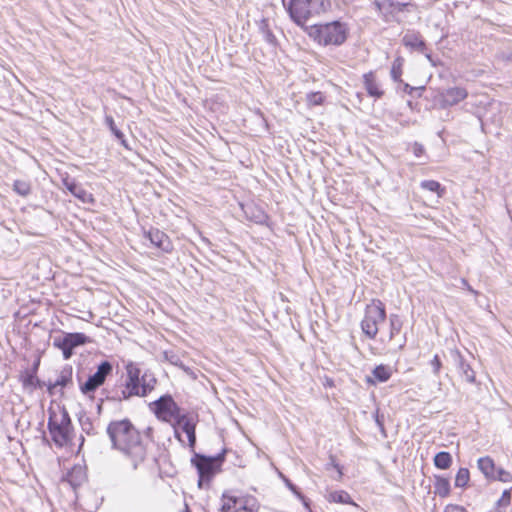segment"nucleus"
Wrapping results in <instances>:
<instances>
[{
	"mask_svg": "<svg viewBox=\"0 0 512 512\" xmlns=\"http://www.w3.org/2000/svg\"><path fill=\"white\" fill-rule=\"evenodd\" d=\"M89 342V339L83 333H67L63 337H57L54 339V346H67L75 348Z\"/></svg>",
	"mask_w": 512,
	"mask_h": 512,
	"instance_id": "nucleus-14",
	"label": "nucleus"
},
{
	"mask_svg": "<svg viewBox=\"0 0 512 512\" xmlns=\"http://www.w3.org/2000/svg\"><path fill=\"white\" fill-rule=\"evenodd\" d=\"M418 88L412 87L409 84H405L404 91L412 94L413 91L417 90ZM419 89H424L423 87H420Z\"/></svg>",
	"mask_w": 512,
	"mask_h": 512,
	"instance_id": "nucleus-40",
	"label": "nucleus"
},
{
	"mask_svg": "<svg viewBox=\"0 0 512 512\" xmlns=\"http://www.w3.org/2000/svg\"><path fill=\"white\" fill-rule=\"evenodd\" d=\"M413 152L415 156L420 157L424 153V147L419 143H414Z\"/></svg>",
	"mask_w": 512,
	"mask_h": 512,
	"instance_id": "nucleus-39",
	"label": "nucleus"
},
{
	"mask_svg": "<svg viewBox=\"0 0 512 512\" xmlns=\"http://www.w3.org/2000/svg\"><path fill=\"white\" fill-rule=\"evenodd\" d=\"M147 238L153 245L164 251H168L170 249V242L167 235L158 229H151L148 231Z\"/></svg>",
	"mask_w": 512,
	"mask_h": 512,
	"instance_id": "nucleus-18",
	"label": "nucleus"
},
{
	"mask_svg": "<svg viewBox=\"0 0 512 512\" xmlns=\"http://www.w3.org/2000/svg\"><path fill=\"white\" fill-rule=\"evenodd\" d=\"M179 429L186 433L189 446L194 447L196 442L195 427L196 421L192 416L179 414L174 420Z\"/></svg>",
	"mask_w": 512,
	"mask_h": 512,
	"instance_id": "nucleus-12",
	"label": "nucleus"
},
{
	"mask_svg": "<svg viewBox=\"0 0 512 512\" xmlns=\"http://www.w3.org/2000/svg\"><path fill=\"white\" fill-rule=\"evenodd\" d=\"M478 468L488 479L495 477L496 467L494 461L489 456L481 457L478 459Z\"/></svg>",
	"mask_w": 512,
	"mask_h": 512,
	"instance_id": "nucleus-20",
	"label": "nucleus"
},
{
	"mask_svg": "<svg viewBox=\"0 0 512 512\" xmlns=\"http://www.w3.org/2000/svg\"><path fill=\"white\" fill-rule=\"evenodd\" d=\"M435 494L444 498L450 494V483L446 478H437L435 482Z\"/></svg>",
	"mask_w": 512,
	"mask_h": 512,
	"instance_id": "nucleus-23",
	"label": "nucleus"
},
{
	"mask_svg": "<svg viewBox=\"0 0 512 512\" xmlns=\"http://www.w3.org/2000/svg\"><path fill=\"white\" fill-rule=\"evenodd\" d=\"M452 356L454 358V361L457 364V367L461 371L463 378L469 383H474L475 382V372L470 367V365L465 362V360H464L463 356L460 354V352L457 350L453 351Z\"/></svg>",
	"mask_w": 512,
	"mask_h": 512,
	"instance_id": "nucleus-17",
	"label": "nucleus"
},
{
	"mask_svg": "<svg viewBox=\"0 0 512 512\" xmlns=\"http://www.w3.org/2000/svg\"><path fill=\"white\" fill-rule=\"evenodd\" d=\"M48 429L54 443L63 447L68 444L71 439V420L67 412L63 411L59 414L50 413L48 421Z\"/></svg>",
	"mask_w": 512,
	"mask_h": 512,
	"instance_id": "nucleus-5",
	"label": "nucleus"
},
{
	"mask_svg": "<svg viewBox=\"0 0 512 512\" xmlns=\"http://www.w3.org/2000/svg\"><path fill=\"white\" fill-rule=\"evenodd\" d=\"M488 512H503L499 507H494Z\"/></svg>",
	"mask_w": 512,
	"mask_h": 512,
	"instance_id": "nucleus-42",
	"label": "nucleus"
},
{
	"mask_svg": "<svg viewBox=\"0 0 512 512\" xmlns=\"http://www.w3.org/2000/svg\"><path fill=\"white\" fill-rule=\"evenodd\" d=\"M13 190L20 196H28L31 192V185L25 180H16L13 184Z\"/></svg>",
	"mask_w": 512,
	"mask_h": 512,
	"instance_id": "nucleus-25",
	"label": "nucleus"
},
{
	"mask_svg": "<svg viewBox=\"0 0 512 512\" xmlns=\"http://www.w3.org/2000/svg\"><path fill=\"white\" fill-rule=\"evenodd\" d=\"M468 96V92L462 87H451L439 94V102L442 108L457 105Z\"/></svg>",
	"mask_w": 512,
	"mask_h": 512,
	"instance_id": "nucleus-11",
	"label": "nucleus"
},
{
	"mask_svg": "<svg viewBox=\"0 0 512 512\" xmlns=\"http://www.w3.org/2000/svg\"><path fill=\"white\" fill-rule=\"evenodd\" d=\"M325 10V0H290L288 12L292 20L299 26Z\"/></svg>",
	"mask_w": 512,
	"mask_h": 512,
	"instance_id": "nucleus-4",
	"label": "nucleus"
},
{
	"mask_svg": "<svg viewBox=\"0 0 512 512\" xmlns=\"http://www.w3.org/2000/svg\"><path fill=\"white\" fill-rule=\"evenodd\" d=\"M451 463L452 457L448 452H439L434 457V464L439 469H448Z\"/></svg>",
	"mask_w": 512,
	"mask_h": 512,
	"instance_id": "nucleus-22",
	"label": "nucleus"
},
{
	"mask_svg": "<svg viewBox=\"0 0 512 512\" xmlns=\"http://www.w3.org/2000/svg\"><path fill=\"white\" fill-rule=\"evenodd\" d=\"M31 381H32V376H29V377L25 380V382H24V383H25V384H26V383H31Z\"/></svg>",
	"mask_w": 512,
	"mask_h": 512,
	"instance_id": "nucleus-43",
	"label": "nucleus"
},
{
	"mask_svg": "<svg viewBox=\"0 0 512 512\" xmlns=\"http://www.w3.org/2000/svg\"><path fill=\"white\" fill-rule=\"evenodd\" d=\"M403 44L408 48L423 53L433 66L436 65L431 54L427 52L425 42L418 33L412 32L405 34V36L403 37Z\"/></svg>",
	"mask_w": 512,
	"mask_h": 512,
	"instance_id": "nucleus-13",
	"label": "nucleus"
},
{
	"mask_svg": "<svg viewBox=\"0 0 512 512\" xmlns=\"http://www.w3.org/2000/svg\"><path fill=\"white\" fill-rule=\"evenodd\" d=\"M372 375L374 379L368 377L367 382L371 384H376V382H386L390 379L392 375V369L387 365H378L376 366L373 371Z\"/></svg>",
	"mask_w": 512,
	"mask_h": 512,
	"instance_id": "nucleus-19",
	"label": "nucleus"
},
{
	"mask_svg": "<svg viewBox=\"0 0 512 512\" xmlns=\"http://www.w3.org/2000/svg\"><path fill=\"white\" fill-rule=\"evenodd\" d=\"M386 318L385 307L380 300H373L367 305L364 318L361 322L363 333L370 339L376 337L379 324L383 323Z\"/></svg>",
	"mask_w": 512,
	"mask_h": 512,
	"instance_id": "nucleus-6",
	"label": "nucleus"
},
{
	"mask_svg": "<svg viewBox=\"0 0 512 512\" xmlns=\"http://www.w3.org/2000/svg\"><path fill=\"white\" fill-rule=\"evenodd\" d=\"M153 405L155 414L163 421H174L180 414V409L171 396L160 397Z\"/></svg>",
	"mask_w": 512,
	"mask_h": 512,
	"instance_id": "nucleus-8",
	"label": "nucleus"
},
{
	"mask_svg": "<svg viewBox=\"0 0 512 512\" xmlns=\"http://www.w3.org/2000/svg\"><path fill=\"white\" fill-rule=\"evenodd\" d=\"M443 512H468V511L462 506L449 504L445 507Z\"/></svg>",
	"mask_w": 512,
	"mask_h": 512,
	"instance_id": "nucleus-37",
	"label": "nucleus"
},
{
	"mask_svg": "<svg viewBox=\"0 0 512 512\" xmlns=\"http://www.w3.org/2000/svg\"><path fill=\"white\" fill-rule=\"evenodd\" d=\"M430 364H431V366H432V368H433V373H434L435 375H438V374H439V372H440V369H441V367H442V364H441V361H440L439 356H438V355H435V356L433 357V359L431 360V363H430Z\"/></svg>",
	"mask_w": 512,
	"mask_h": 512,
	"instance_id": "nucleus-36",
	"label": "nucleus"
},
{
	"mask_svg": "<svg viewBox=\"0 0 512 512\" xmlns=\"http://www.w3.org/2000/svg\"><path fill=\"white\" fill-rule=\"evenodd\" d=\"M112 371V365L108 361L102 362L97 371L91 375L87 381L81 385V391L85 394L93 392L96 388L102 385Z\"/></svg>",
	"mask_w": 512,
	"mask_h": 512,
	"instance_id": "nucleus-10",
	"label": "nucleus"
},
{
	"mask_svg": "<svg viewBox=\"0 0 512 512\" xmlns=\"http://www.w3.org/2000/svg\"><path fill=\"white\" fill-rule=\"evenodd\" d=\"M420 185L425 190L437 193L438 197H442L445 192V189L435 180H425Z\"/></svg>",
	"mask_w": 512,
	"mask_h": 512,
	"instance_id": "nucleus-24",
	"label": "nucleus"
},
{
	"mask_svg": "<svg viewBox=\"0 0 512 512\" xmlns=\"http://www.w3.org/2000/svg\"><path fill=\"white\" fill-rule=\"evenodd\" d=\"M105 123L109 127L110 131L115 135V137L120 140L124 146H126L124 134L116 127L113 117L106 115Z\"/></svg>",
	"mask_w": 512,
	"mask_h": 512,
	"instance_id": "nucleus-26",
	"label": "nucleus"
},
{
	"mask_svg": "<svg viewBox=\"0 0 512 512\" xmlns=\"http://www.w3.org/2000/svg\"><path fill=\"white\" fill-rule=\"evenodd\" d=\"M492 479L507 483L512 481V474L509 471H506L502 468H498L495 471V477H493Z\"/></svg>",
	"mask_w": 512,
	"mask_h": 512,
	"instance_id": "nucleus-33",
	"label": "nucleus"
},
{
	"mask_svg": "<svg viewBox=\"0 0 512 512\" xmlns=\"http://www.w3.org/2000/svg\"><path fill=\"white\" fill-rule=\"evenodd\" d=\"M363 83L369 96L374 98L382 97L384 92L381 89L376 79V76L373 72H368L363 75Z\"/></svg>",
	"mask_w": 512,
	"mask_h": 512,
	"instance_id": "nucleus-16",
	"label": "nucleus"
},
{
	"mask_svg": "<svg viewBox=\"0 0 512 512\" xmlns=\"http://www.w3.org/2000/svg\"><path fill=\"white\" fill-rule=\"evenodd\" d=\"M331 460H332L331 465H332V466L337 470V472H338V474H339V477H341V476H342V469H341V467L339 466V464H337V463L334 461V459H333V458H332Z\"/></svg>",
	"mask_w": 512,
	"mask_h": 512,
	"instance_id": "nucleus-41",
	"label": "nucleus"
},
{
	"mask_svg": "<svg viewBox=\"0 0 512 512\" xmlns=\"http://www.w3.org/2000/svg\"><path fill=\"white\" fill-rule=\"evenodd\" d=\"M305 29L314 41L323 46H340L346 41L348 36L346 24L340 21L316 24Z\"/></svg>",
	"mask_w": 512,
	"mask_h": 512,
	"instance_id": "nucleus-3",
	"label": "nucleus"
},
{
	"mask_svg": "<svg viewBox=\"0 0 512 512\" xmlns=\"http://www.w3.org/2000/svg\"><path fill=\"white\" fill-rule=\"evenodd\" d=\"M224 460V453L218 454L216 457L197 456L193 460L199 474V486L203 482H208L211 477L217 472L219 465Z\"/></svg>",
	"mask_w": 512,
	"mask_h": 512,
	"instance_id": "nucleus-7",
	"label": "nucleus"
},
{
	"mask_svg": "<svg viewBox=\"0 0 512 512\" xmlns=\"http://www.w3.org/2000/svg\"><path fill=\"white\" fill-rule=\"evenodd\" d=\"M164 358L169 362L171 363L172 365H175L177 367H180L181 369H183L184 371H188L189 369L182 363V361L180 360L179 356L174 354V353H169V352H165L164 353Z\"/></svg>",
	"mask_w": 512,
	"mask_h": 512,
	"instance_id": "nucleus-31",
	"label": "nucleus"
},
{
	"mask_svg": "<svg viewBox=\"0 0 512 512\" xmlns=\"http://www.w3.org/2000/svg\"><path fill=\"white\" fill-rule=\"evenodd\" d=\"M470 479L469 470L467 468H460L455 477L456 487H465Z\"/></svg>",
	"mask_w": 512,
	"mask_h": 512,
	"instance_id": "nucleus-28",
	"label": "nucleus"
},
{
	"mask_svg": "<svg viewBox=\"0 0 512 512\" xmlns=\"http://www.w3.org/2000/svg\"><path fill=\"white\" fill-rule=\"evenodd\" d=\"M113 448L118 450L133 470L141 467L149 456V442L128 419L112 421L107 427Z\"/></svg>",
	"mask_w": 512,
	"mask_h": 512,
	"instance_id": "nucleus-1",
	"label": "nucleus"
},
{
	"mask_svg": "<svg viewBox=\"0 0 512 512\" xmlns=\"http://www.w3.org/2000/svg\"><path fill=\"white\" fill-rule=\"evenodd\" d=\"M57 348L61 349L63 352L64 359H69L73 354V348L65 346H56Z\"/></svg>",
	"mask_w": 512,
	"mask_h": 512,
	"instance_id": "nucleus-38",
	"label": "nucleus"
},
{
	"mask_svg": "<svg viewBox=\"0 0 512 512\" xmlns=\"http://www.w3.org/2000/svg\"><path fill=\"white\" fill-rule=\"evenodd\" d=\"M63 186L76 198L81 200L83 203L93 202L92 194L88 193L84 188L75 183L74 180H70L68 177L63 178Z\"/></svg>",
	"mask_w": 512,
	"mask_h": 512,
	"instance_id": "nucleus-15",
	"label": "nucleus"
},
{
	"mask_svg": "<svg viewBox=\"0 0 512 512\" xmlns=\"http://www.w3.org/2000/svg\"><path fill=\"white\" fill-rule=\"evenodd\" d=\"M324 101V96L321 92H312L307 95V102L310 106L321 105Z\"/></svg>",
	"mask_w": 512,
	"mask_h": 512,
	"instance_id": "nucleus-34",
	"label": "nucleus"
},
{
	"mask_svg": "<svg viewBox=\"0 0 512 512\" xmlns=\"http://www.w3.org/2000/svg\"><path fill=\"white\" fill-rule=\"evenodd\" d=\"M127 379L125 385L114 396L118 400L129 399L132 396H145L151 392L156 384L152 373L145 372L140 378V369L133 363L126 366Z\"/></svg>",
	"mask_w": 512,
	"mask_h": 512,
	"instance_id": "nucleus-2",
	"label": "nucleus"
},
{
	"mask_svg": "<svg viewBox=\"0 0 512 512\" xmlns=\"http://www.w3.org/2000/svg\"><path fill=\"white\" fill-rule=\"evenodd\" d=\"M389 322H390L389 339L392 340L393 337L400 332L401 327H402V322H401L399 316L396 314L390 315Z\"/></svg>",
	"mask_w": 512,
	"mask_h": 512,
	"instance_id": "nucleus-27",
	"label": "nucleus"
},
{
	"mask_svg": "<svg viewBox=\"0 0 512 512\" xmlns=\"http://www.w3.org/2000/svg\"><path fill=\"white\" fill-rule=\"evenodd\" d=\"M511 500V493L509 490H505L501 496V498L498 500L496 507H499L501 510L502 508H506L509 506Z\"/></svg>",
	"mask_w": 512,
	"mask_h": 512,
	"instance_id": "nucleus-35",
	"label": "nucleus"
},
{
	"mask_svg": "<svg viewBox=\"0 0 512 512\" xmlns=\"http://www.w3.org/2000/svg\"><path fill=\"white\" fill-rule=\"evenodd\" d=\"M329 502L341 503V504H355L350 495L343 490L330 492L327 496Z\"/></svg>",
	"mask_w": 512,
	"mask_h": 512,
	"instance_id": "nucleus-21",
	"label": "nucleus"
},
{
	"mask_svg": "<svg viewBox=\"0 0 512 512\" xmlns=\"http://www.w3.org/2000/svg\"><path fill=\"white\" fill-rule=\"evenodd\" d=\"M72 370L67 369L61 372L58 376L57 380L54 383V386L65 387L68 383L71 382Z\"/></svg>",
	"mask_w": 512,
	"mask_h": 512,
	"instance_id": "nucleus-30",
	"label": "nucleus"
},
{
	"mask_svg": "<svg viewBox=\"0 0 512 512\" xmlns=\"http://www.w3.org/2000/svg\"><path fill=\"white\" fill-rule=\"evenodd\" d=\"M401 74H402V60L398 58L393 62V65L391 68V77L394 81L398 82L401 80L400 79Z\"/></svg>",
	"mask_w": 512,
	"mask_h": 512,
	"instance_id": "nucleus-32",
	"label": "nucleus"
},
{
	"mask_svg": "<svg viewBox=\"0 0 512 512\" xmlns=\"http://www.w3.org/2000/svg\"><path fill=\"white\" fill-rule=\"evenodd\" d=\"M254 499L234 497L224 494L222 497L221 512H256Z\"/></svg>",
	"mask_w": 512,
	"mask_h": 512,
	"instance_id": "nucleus-9",
	"label": "nucleus"
},
{
	"mask_svg": "<svg viewBox=\"0 0 512 512\" xmlns=\"http://www.w3.org/2000/svg\"><path fill=\"white\" fill-rule=\"evenodd\" d=\"M286 486L303 502V505L308 510V512H313L310 509L308 500L303 496V494L297 489V487L292 484L287 478H284Z\"/></svg>",
	"mask_w": 512,
	"mask_h": 512,
	"instance_id": "nucleus-29",
	"label": "nucleus"
}]
</instances>
